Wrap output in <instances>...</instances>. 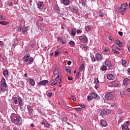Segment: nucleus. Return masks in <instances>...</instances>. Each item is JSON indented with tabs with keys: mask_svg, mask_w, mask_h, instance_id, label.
<instances>
[{
	"mask_svg": "<svg viewBox=\"0 0 130 130\" xmlns=\"http://www.w3.org/2000/svg\"><path fill=\"white\" fill-rule=\"evenodd\" d=\"M10 117L12 122L14 123V124L16 125H21V124H22V122H23L22 119L19 115L15 113H12Z\"/></svg>",
	"mask_w": 130,
	"mask_h": 130,
	"instance_id": "f257e3e1",
	"label": "nucleus"
},
{
	"mask_svg": "<svg viewBox=\"0 0 130 130\" xmlns=\"http://www.w3.org/2000/svg\"><path fill=\"white\" fill-rule=\"evenodd\" d=\"M1 83L0 88L1 92H5V91H7L8 85H7V83H6V79H5L4 77L2 79Z\"/></svg>",
	"mask_w": 130,
	"mask_h": 130,
	"instance_id": "f03ea898",
	"label": "nucleus"
},
{
	"mask_svg": "<svg viewBox=\"0 0 130 130\" xmlns=\"http://www.w3.org/2000/svg\"><path fill=\"white\" fill-rule=\"evenodd\" d=\"M114 96L113 92H107L106 93L105 97L106 100H112Z\"/></svg>",
	"mask_w": 130,
	"mask_h": 130,
	"instance_id": "7ed1b4c3",
	"label": "nucleus"
},
{
	"mask_svg": "<svg viewBox=\"0 0 130 130\" xmlns=\"http://www.w3.org/2000/svg\"><path fill=\"white\" fill-rule=\"evenodd\" d=\"M117 12L121 13V12H125L126 11V7L124 4H122L120 8L117 9Z\"/></svg>",
	"mask_w": 130,
	"mask_h": 130,
	"instance_id": "20e7f679",
	"label": "nucleus"
},
{
	"mask_svg": "<svg viewBox=\"0 0 130 130\" xmlns=\"http://www.w3.org/2000/svg\"><path fill=\"white\" fill-rule=\"evenodd\" d=\"M79 40L83 43H87L88 42V38L85 36H81L79 37Z\"/></svg>",
	"mask_w": 130,
	"mask_h": 130,
	"instance_id": "39448f33",
	"label": "nucleus"
},
{
	"mask_svg": "<svg viewBox=\"0 0 130 130\" xmlns=\"http://www.w3.org/2000/svg\"><path fill=\"white\" fill-rule=\"evenodd\" d=\"M90 95L92 98H94V99H96L97 100H99L100 99V96L98 95L95 92H91L90 93Z\"/></svg>",
	"mask_w": 130,
	"mask_h": 130,
	"instance_id": "423d86ee",
	"label": "nucleus"
},
{
	"mask_svg": "<svg viewBox=\"0 0 130 130\" xmlns=\"http://www.w3.org/2000/svg\"><path fill=\"white\" fill-rule=\"evenodd\" d=\"M60 70L59 69V68L55 67V69L53 71V75H58V74H59V71Z\"/></svg>",
	"mask_w": 130,
	"mask_h": 130,
	"instance_id": "0eeeda50",
	"label": "nucleus"
},
{
	"mask_svg": "<svg viewBox=\"0 0 130 130\" xmlns=\"http://www.w3.org/2000/svg\"><path fill=\"white\" fill-rule=\"evenodd\" d=\"M115 43L116 44H117V45H118V46H119V47H122V46H123V44L119 40H116L115 41Z\"/></svg>",
	"mask_w": 130,
	"mask_h": 130,
	"instance_id": "6e6552de",
	"label": "nucleus"
},
{
	"mask_svg": "<svg viewBox=\"0 0 130 130\" xmlns=\"http://www.w3.org/2000/svg\"><path fill=\"white\" fill-rule=\"evenodd\" d=\"M46 84H48V80H43L39 82L38 85L40 86V85H46Z\"/></svg>",
	"mask_w": 130,
	"mask_h": 130,
	"instance_id": "1a4fd4ad",
	"label": "nucleus"
},
{
	"mask_svg": "<svg viewBox=\"0 0 130 130\" xmlns=\"http://www.w3.org/2000/svg\"><path fill=\"white\" fill-rule=\"evenodd\" d=\"M95 59H96V60H98V61L102 60V56H101V54H95Z\"/></svg>",
	"mask_w": 130,
	"mask_h": 130,
	"instance_id": "9d476101",
	"label": "nucleus"
},
{
	"mask_svg": "<svg viewBox=\"0 0 130 130\" xmlns=\"http://www.w3.org/2000/svg\"><path fill=\"white\" fill-rule=\"evenodd\" d=\"M29 58H30V54H28L27 55H25L23 56V61L25 62H27L29 60Z\"/></svg>",
	"mask_w": 130,
	"mask_h": 130,
	"instance_id": "9b49d317",
	"label": "nucleus"
},
{
	"mask_svg": "<svg viewBox=\"0 0 130 130\" xmlns=\"http://www.w3.org/2000/svg\"><path fill=\"white\" fill-rule=\"evenodd\" d=\"M107 77L108 80H114V76H113V75L112 74H107Z\"/></svg>",
	"mask_w": 130,
	"mask_h": 130,
	"instance_id": "f8f14e48",
	"label": "nucleus"
},
{
	"mask_svg": "<svg viewBox=\"0 0 130 130\" xmlns=\"http://www.w3.org/2000/svg\"><path fill=\"white\" fill-rule=\"evenodd\" d=\"M12 102L13 103H14V104H18V103H19V101H18L17 97H13L12 99Z\"/></svg>",
	"mask_w": 130,
	"mask_h": 130,
	"instance_id": "ddd939ff",
	"label": "nucleus"
},
{
	"mask_svg": "<svg viewBox=\"0 0 130 130\" xmlns=\"http://www.w3.org/2000/svg\"><path fill=\"white\" fill-rule=\"evenodd\" d=\"M105 64L107 66V67H111V61H109V60H106L105 62Z\"/></svg>",
	"mask_w": 130,
	"mask_h": 130,
	"instance_id": "4468645a",
	"label": "nucleus"
},
{
	"mask_svg": "<svg viewBox=\"0 0 130 130\" xmlns=\"http://www.w3.org/2000/svg\"><path fill=\"white\" fill-rule=\"evenodd\" d=\"M101 124L102 126H107V122L104 120H102L101 121Z\"/></svg>",
	"mask_w": 130,
	"mask_h": 130,
	"instance_id": "2eb2a0df",
	"label": "nucleus"
},
{
	"mask_svg": "<svg viewBox=\"0 0 130 130\" xmlns=\"http://www.w3.org/2000/svg\"><path fill=\"white\" fill-rule=\"evenodd\" d=\"M27 110L29 114H31V113L33 112V109L32 108V107H31L30 106H27Z\"/></svg>",
	"mask_w": 130,
	"mask_h": 130,
	"instance_id": "dca6fc26",
	"label": "nucleus"
},
{
	"mask_svg": "<svg viewBox=\"0 0 130 130\" xmlns=\"http://www.w3.org/2000/svg\"><path fill=\"white\" fill-rule=\"evenodd\" d=\"M61 3L63 4L64 6H68L69 4H70V0H62Z\"/></svg>",
	"mask_w": 130,
	"mask_h": 130,
	"instance_id": "f3484780",
	"label": "nucleus"
},
{
	"mask_svg": "<svg viewBox=\"0 0 130 130\" xmlns=\"http://www.w3.org/2000/svg\"><path fill=\"white\" fill-rule=\"evenodd\" d=\"M129 79L127 78H126L125 79H124L123 80V85L124 86H127V83H128L129 82Z\"/></svg>",
	"mask_w": 130,
	"mask_h": 130,
	"instance_id": "a211bd4d",
	"label": "nucleus"
},
{
	"mask_svg": "<svg viewBox=\"0 0 130 130\" xmlns=\"http://www.w3.org/2000/svg\"><path fill=\"white\" fill-rule=\"evenodd\" d=\"M65 70L68 74H72V69L70 67H65Z\"/></svg>",
	"mask_w": 130,
	"mask_h": 130,
	"instance_id": "6ab92c4d",
	"label": "nucleus"
},
{
	"mask_svg": "<svg viewBox=\"0 0 130 130\" xmlns=\"http://www.w3.org/2000/svg\"><path fill=\"white\" fill-rule=\"evenodd\" d=\"M106 114H107V112L106 111V110H102L101 111L100 115H102V116H103V115H106Z\"/></svg>",
	"mask_w": 130,
	"mask_h": 130,
	"instance_id": "aec40b11",
	"label": "nucleus"
},
{
	"mask_svg": "<svg viewBox=\"0 0 130 130\" xmlns=\"http://www.w3.org/2000/svg\"><path fill=\"white\" fill-rule=\"evenodd\" d=\"M43 6V2H40L38 4V9H42V6Z\"/></svg>",
	"mask_w": 130,
	"mask_h": 130,
	"instance_id": "412c9836",
	"label": "nucleus"
},
{
	"mask_svg": "<svg viewBox=\"0 0 130 130\" xmlns=\"http://www.w3.org/2000/svg\"><path fill=\"white\" fill-rule=\"evenodd\" d=\"M71 35H72V36H75V35H76V28H73L72 29Z\"/></svg>",
	"mask_w": 130,
	"mask_h": 130,
	"instance_id": "4be33fe9",
	"label": "nucleus"
},
{
	"mask_svg": "<svg viewBox=\"0 0 130 130\" xmlns=\"http://www.w3.org/2000/svg\"><path fill=\"white\" fill-rule=\"evenodd\" d=\"M122 130H129V128H128V126L125 125L122 126Z\"/></svg>",
	"mask_w": 130,
	"mask_h": 130,
	"instance_id": "5701e85b",
	"label": "nucleus"
},
{
	"mask_svg": "<svg viewBox=\"0 0 130 130\" xmlns=\"http://www.w3.org/2000/svg\"><path fill=\"white\" fill-rule=\"evenodd\" d=\"M29 82L30 83V84L31 86H35V81L33 80V79H29Z\"/></svg>",
	"mask_w": 130,
	"mask_h": 130,
	"instance_id": "b1692460",
	"label": "nucleus"
},
{
	"mask_svg": "<svg viewBox=\"0 0 130 130\" xmlns=\"http://www.w3.org/2000/svg\"><path fill=\"white\" fill-rule=\"evenodd\" d=\"M85 30L87 32H89L90 30H91V26H85Z\"/></svg>",
	"mask_w": 130,
	"mask_h": 130,
	"instance_id": "393cba45",
	"label": "nucleus"
},
{
	"mask_svg": "<svg viewBox=\"0 0 130 130\" xmlns=\"http://www.w3.org/2000/svg\"><path fill=\"white\" fill-rule=\"evenodd\" d=\"M71 11L73 13H78V8H72Z\"/></svg>",
	"mask_w": 130,
	"mask_h": 130,
	"instance_id": "a878e982",
	"label": "nucleus"
},
{
	"mask_svg": "<svg viewBox=\"0 0 130 130\" xmlns=\"http://www.w3.org/2000/svg\"><path fill=\"white\" fill-rule=\"evenodd\" d=\"M55 12H56L57 13H59V12H60V10L59 9V7H58V6H56L55 7V9H54Z\"/></svg>",
	"mask_w": 130,
	"mask_h": 130,
	"instance_id": "bb28decb",
	"label": "nucleus"
},
{
	"mask_svg": "<svg viewBox=\"0 0 130 130\" xmlns=\"http://www.w3.org/2000/svg\"><path fill=\"white\" fill-rule=\"evenodd\" d=\"M3 75H4V76H5V77H6V76H8V75H9V72H8V71L7 70H5L3 71Z\"/></svg>",
	"mask_w": 130,
	"mask_h": 130,
	"instance_id": "cd10ccee",
	"label": "nucleus"
},
{
	"mask_svg": "<svg viewBox=\"0 0 130 130\" xmlns=\"http://www.w3.org/2000/svg\"><path fill=\"white\" fill-rule=\"evenodd\" d=\"M57 82L52 81H51V86H55V85H57Z\"/></svg>",
	"mask_w": 130,
	"mask_h": 130,
	"instance_id": "c85d7f7f",
	"label": "nucleus"
},
{
	"mask_svg": "<svg viewBox=\"0 0 130 130\" xmlns=\"http://www.w3.org/2000/svg\"><path fill=\"white\" fill-rule=\"evenodd\" d=\"M0 24H1V25H8L9 24V22L0 21Z\"/></svg>",
	"mask_w": 130,
	"mask_h": 130,
	"instance_id": "c756f323",
	"label": "nucleus"
},
{
	"mask_svg": "<svg viewBox=\"0 0 130 130\" xmlns=\"http://www.w3.org/2000/svg\"><path fill=\"white\" fill-rule=\"evenodd\" d=\"M22 33L23 34H25V33H26V32H27V28L26 27H24L22 28Z\"/></svg>",
	"mask_w": 130,
	"mask_h": 130,
	"instance_id": "7c9ffc66",
	"label": "nucleus"
},
{
	"mask_svg": "<svg viewBox=\"0 0 130 130\" xmlns=\"http://www.w3.org/2000/svg\"><path fill=\"white\" fill-rule=\"evenodd\" d=\"M101 69L102 70V71H106V70H107V67H106V66H103L101 68Z\"/></svg>",
	"mask_w": 130,
	"mask_h": 130,
	"instance_id": "2f4dec72",
	"label": "nucleus"
},
{
	"mask_svg": "<svg viewBox=\"0 0 130 130\" xmlns=\"http://www.w3.org/2000/svg\"><path fill=\"white\" fill-rule=\"evenodd\" d=\"M122 64L124 67H126V61H125V60H122Z\"/></svg>",
	"mask_w": 130,
	"mask_h": 130,
	"instance_id": "473e14b6",
	"label": "nucleus"
},
{
	"mask_svg": "<svg viewBox=\"0 0 130 130\" xmlns=\"http://www.w3.org/2000/svg\"><path fill=\"white\" fill-rule=\"evenodd\" d=\"M79 70H80V72H83V70H84V64H82L80 66Z\"/></svg>",
	"mask_w": 130,
	"mask_h": 130,
	"instance_id": "72a5a7b5",
	"label": "nucleus"
},
{
	"mask_svg": "<svg viewBox=\"0 0 130 130\" xmlns=\"http://www.w3.org/2000/svg\"><path fill=\"white\" fill-rule=\"evenodd\" d=\"M120 94L121 95V97H124L125 96V93L124 91H121Z\"/></svg>",
	"mask_w": 130,
	"mask_h": 130,
	"instance_id": "f704fd0d",
	"label": "nucleus"
},
{
	"mask_svg": "<svg viewBox=\"0 0 130 130\" xmlns=\"http://www.w3.org/2000/svg\"><path fill=\"white\" fill-rule=\"evenodd\" d=\"M112 51H113V52L116 54H119V51L116 50V49H112Z\"/></svg>",
	"mask_w": 130,
	"mask_h": 130,
	"instance_id": "c9c22d12",
	"label": "nucleus"
},
{
	"mask_svg": "<svg viewBox=\"0 0 130 130\" xmlns=\"http://www.w3.org/2000/svg\"><path fill=\"white\" fill-rule=\"evenodd\" d=\"M69 44H70L72 46H74L75 45V42L73 41H71L69 42Z\"/></svg>",
	"mask_w": 130,
	"mask_h": 130,
	"instance_id": "e433bc0d",
	"label": "nucleus"
},
{
	"mask_svg": "<svg viewBox=\"0 0 130 130\" xmlns=\"http://www.w3.org/2000/svg\"><path fill=\"white\" fill-rule=\"evenodd\" d=\"M94 84H99V80H98V79H94Z\"/></svg>",
	"mask_w": 130,
	"mask_h": 130,
	"instance_id": "4c0bfd02",
	"label": "nucleus"
},
{
	"mask_svg": "<svg viewBox=\"0 0 130 130\" xmlns=\"http://www.w3.org/2000/svg\"><path fill=\"white\" fill-rule=\"evenodd\" d=\"M62 121H63L64 122H67V121H68V118H67L66 117H64L62 119Z\"/></svg>",
	"mask_w": 130,
	"mask_h": 130,
	"instance_id": "58836bf2",
	"label": "nucleus"
},
{
	"mask_svg": "<svg viewBox=\"0 0 130 130\" xmlns=\"http://www.w3.org/2000/svg\"><path fill=\"white\" fill-rule=\"evenodd\" d=\"M7 5H8V6H9V7H11V6H13V3L10 2V1H8V2H7Z\"/></svg>",
	"mask_w": 130,
	"mask_h": 130,
	"instance_id": "ea45409f",
	"label": "nucleus"
},
{
	"mask_svg": "<svg viewBox=\"0 0 130 130\" xmlns=\"http://www.w3.org/2000/svg\"><path fill=\"white\" fill-rule=\"evenodd\" d=\"M80 78V72H77L76 73V78L79 79Z\"/></svg>",
	"mask_w": 130,
	"mask_h": 130,
	"instance_id": "a19ab883",
	"label": "nucleus"
},
{
	"mask_svg": "<svg viewBox=\"0 0 130 130\" xmlns=\"http://www.w3.org/2000/svg\"><path fill=\"white\" fill-rule=\"evenodd\" d=\"M74 109H75L76 111H81V110H82L81 108H75Z\"/></svg>",
	"mask_w": 130,
	"mask_h": 130,
	"instance_id": "79ce46f5",
	"label": "nucleus"
},
{
	"mask_svg": "<svg viewBox=\"0 0 130 130\" xmlns=\"http://www.w3.org/2000/svg\"><path fill=\"white\" fill-rule=\"evenodd\" d=\"M81 4H82V6H86V3L83 0H81L80 2Z\"/></svg>",
	"mask_w": 130,
	"mask_h": 130,
	"instance_id": "37998d69",
	"label": "nucleus"
},
{
	"mask_svg": "<svg viewBox=\"0 0 130 130\" xmlns=\"http://www.w3.org/2000/svg\"><path fill=\"white\" fill-rule=\"evenodd\" d=\"M71 98L72 100H73V101H76V98L73 95H72L71 96Z\"/></svg>",
	"mask_w": 130,
	"mask_h": 130,
	"instance_id": "c03bdc74",
	"label": "nucleus"
},
{
	"mask_svg": "<svg viewBox=\"0 0 130 130\" xmlns=\"http://www.w3.org/2000/svg\"><path fill=\"white\" fill-rule=\"evenodd\" d=\"M0 20H2V21H5V18H4V16L0 14Z\"/></svg>",
	"mask_w": 130,
	"mask_h": 130,
	"instance_id": "a18cd8bd",
	"label": "nucleus"
},
{
	"mask_svg": "<svg viewBox=\"0 0 130 130\" xmlns=\"http://www.w3.org/2000/svg\"><path fill=\"white\" fill-rule=\"evenodd\" d=\"M108 38L111 41H113V40H114V39H113V38L110 36H109Z\"/></svg>",
	"mask_w": 130,
	"mask_h": 130,
	"instance_id": "49530a36",
	"label": "nucleus"
},
{
	"mask_svg": "<svg viewBox=\"0 0 130 130\" xmlns=\"http://www.w3.org/2000/svg\"><path fill=\"white\" fill-rule=\"evenodd\" d=\"M87 100L88 101H91L92 100V98L91 97V96H87Z\"/></svg>",
	"mask_w": 130,
	"mask_h": 130,
	"instance_id": "de8ad7c7",
	"label": "nucleus"
},
{
	"mask_svg": "<svg viewBox=\"0 0 130 130\" xmlns=\"http://www.w3.org/2000/svg\"><path fill=\"white\" fill-rule=\"evenodd\" d=\"M100 17H104V13L103 12H100L99 14Z\"/></svg>",
	"mask_w": 130,
	"mask_h": 130,
	"instance_id": "09e8293b",
	"label": "nucleus"
},
{
	"mask_svg": "<svg viewBox=\"0 0 130 130\" xmlns=\"http://www.w3.org/2000/svg\"><path fill=\"white\" fill-rule=\"evenodd\" d=\"M59 79V75H58L56 78L55 79V82H57V81H58V79Z\"/></svg>",
	"mask_w": 130,
	"mask_h": 130,
	"instance_id": "8fccbe9b",
	"label": "nucleus"
},
{
	"mask_svg": "<svg viewBox=\"0 0 130 130\" xmlns=\"http://www.w3.org/2000/svg\"><path fill=\"white\" fill-rule=\"evenodd\" d=\"M68 79L69 80V81H73V77H71V76H68Z\"/></svg>",
	"mask_w": 130,
	"mask_h": 130,
	"instance_id": "3c124183",
	"label": "nucleus"
},
{
	"mask_svg": "<svg viewBox=\"0 0 130 130\" xmlns=\"http://www.w3.org/2000/svg\"><path fill=\"white\" fill-rule=\"evenodd\" d=\"M62 44H66L67 43V41L66 40H62V42H61Z\"/></svg>",
	"mask_w": 130,
	"mask_h": 130,
	"instance_id": "603ef678",
	"label": "nucleus"
},
{
	"mask_svg": "<svg viewBox=\"0 0 130 130\" xmlns=\"http://www.w3.org/2000/svg\"><path fill=\"white\" fill-rule=\"evenodd\" d=\"M67 64H68V66H71V64H72V61L69 60V61L67 62Z\"/></svg>",
	"mask_w": 130,
	"mask_h": 130,
	"instance_id": "864d4df0",
	"label": "nucleus"
},
{
	"mask_svg": "<svg viewBox=\"0 0 130 130\" xmlns=\"http://www.w3.org/2000/svg\"><path fill=\"white\" fill-rule=\"evenodd\" d=\"M22 105H23V101H20V102H19V106H22Z\"/></svg>",
	"mask_w": 130,
	"mask_h": 130,
	"instance_id": "5fc2aeb1",
	"label": "nucleus"
},
{
	"mask_svg": "<svg viewBox=\"0 0 130 130\" xmlns=\"http://www.w3.org/2000/svg\"><path fill=\"white\" fill-rule=\"evenodd\" d=\"M104 51H105V52H109V49H108V48H105Z\"/></svg>",
	"mask_w": 130,
	"mask_h": 130,
	"instance_id": "6e6d98bb",
	"label": "nucleus"
},
{
	"mask_svg": "<svg viewBox=\"0 0 130 130\" xmlns=\"http://www.w3.org/2000/svg\"><path fill=\"white\" fill-rule=\"evenodd\" d=\"M28 61L29 62H32V61H33V58L32 57L29 58Z\"/></svg>",
	"mask_w": 130,
	"mask_h": 130,
	"instance_id": "4d7b16f0",
	"label": "nucleus"
},
{
	"mask_svg": "<svg viewBox=\"0 0 130 130\" xmlns=\"http://www.w3.org/2000/svg\"><path fill=\"white\" fill-rule=\"evenodd\" d=\"M91 60L93 62H94V61H96V58H95V57L91 58Z\"/></svg>",
	"mask_w": 130,
	"mask_h": 130,
	"instance_id": "13d9d810",
	"label": "nucleus"
},
{
	"mask_svg": "<svg viewBox=\"0 0 130 130\" xmlns=\"http://www.w3.org/2000/svg\"><path fill=\"white\" fill-rule=\"evenodd\" d=\"M83 49H84L85 50H87V49H88V46H84L83 47Z\"/></svg>",
	"mask_w": 130,
	"mask_h": 130,
	"instance_id": "bf43d9fd",
	"label": "nucleus"
},
{
	"mask_svg": "<svg viewBox=\"0 0 130 130\" xmlns=\"http://www.w3.org/2000/svg\"><path fill=\"white\" fill-rule=\"evenodd\" d=\"M52 95V93L51 92H48V93L47 94V96H48V97H51Z\"/></svg>",
	"mask_w": 130,
	"mask_h": 130,
	"instance_id": "052dcab7",
	"label": "nucleus"
},
{
	"mask_svg": "<svg viewBox=\"0 0 130 130\" xmlns=\"http://www.w3.org/2000/svg\"><path fill=\"white\" fill-rule=\"evenodd\" d=\"M21 31H22V27H18V28L17 29V31L21 32Z\"/></svg>",
	"mask_w": 130,
	"mask_h": 130,
	"instance_id": "680f3d73",
	"label": "nucleus"
},
{
	"mask_svg": "<svg viewBox=\"0 0 130 130\" xmlns=\"http://www.w3.org/2000/svg\"><path fill=\"white\" fill-rule=\"evenodd\" d=\"M76 32H77V34L82 33V30L77 29V30H76Z\"/></svg>",
	"mask_w": 130,
	"mask_h": 130,
	"instance_id": "e2e57ef3",
	"label": "nucleus"
},
{
	"mask_svg": "<svg viewBox=\"0 0 130 130\" xmlns=\"http://www.w3.org/2000/svg\"><path fill=\"white\" fill-rule=\"evenodd\" d=\"M94 88L95 89H98V88H99V85H98V84H95Z\"/></svg>",
	"mask_w": 130,
	"mask_h": 130,
	"instance_id": "0e129e2a",
	"label": "nucleus"
},
{
	"mask_svg": "<svg viewBox=\"0 0 130 130\" xmlns=\"http://www.w3.org/2000/svg\"><path fill=\"white\" fill-rule=\"evenodd\" d=\"M118 34L120 35V36H122L123 35V34L121 31H119Z\"/></svg>",
	"mask_w": 130,
	"mask_h": 130,
	"instance_id": "69168bd1",
	"label": "nucleus"
},
{
	"mask_svg": "<svg viewBox=\"0 0 130 130\" xmlns=\"http://www.w3.org/2000/svg\"><path fill=\"white\" fill-rule=\"evenodd\" d=\"M20 84L22 86H24V85H25V83L22 81H20Z\"/></svg>",
	"mask_w": 130,
	"mask_h": 130,
	"instance_id": "338daca9",
	"label": "nucleus"
},
{
	"mask_svg": "<svg viewBox=\"0 0 130 130\" xmlns=\"http://www.w3.org/2000/svg\"><path fill=\"white\" fill-rule=\"evenodd\" d=\"M58 53H59V52H55L54 56H55V57L57 56V55H58Z\"/></svg>",
	"mask_w": 130,
	"mask_h": 130,
	"instance_id": "774afa93",
	"label": "nucleus"
}]
</instances>
